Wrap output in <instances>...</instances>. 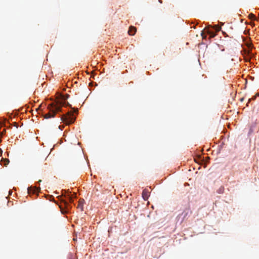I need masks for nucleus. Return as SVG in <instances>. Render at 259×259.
I'll return each mask as SVG.
<instances>
[{"label":"nucleus","mask_w":259,"mask_h":259,"mask_svg":"<svg viewBox=\"0 0 259 259\" xmlns=\"http://www.w3.org/2000/svg\"><path fill=\"white\" fill-rule=\"evenodd\" d=\"M64 103L62 101L58 100L55 102L51 103L48 106V109L49 112L44 115V117L46 119L55 117L56 114L61 111V108Z\"/></svg>","instance_id":"f257e3e1"},{"label":"nucleus","mask_w":259,"mask_h":259,"mask_svg":"<svg viewBox=\"0 0 259 259\" xmlns=\"http://www.w3.org/2000/svg\"><path fill=\"white\" fill-rule=\"evenodd\" d=\"M75 118L71 112H68V114L63 115L61 118V120L66 124L72 123L75 121Z\"/></svg>","instance_id":"f03ea898"},{"label":"nucleus","mask_w":259,"mask_h":259,"mask_svg":"<svg viewBox=\"0 0 259 259\" xmlns=\"http://www.w3.org/2000/svg\"><path fill=\"white\" fill-rule=\"evenodd\" d=\"M204 32L208 33L210 35V38L214 37L216 35V32L214 31L212 27L206 28L204 29V31L201 33V36L203 38H205L206 35L204 34Z\"/></svg>","instance_id":"7ed1b4c3"},{"label":"nucleus","mask_w":259,"mask_h":259,"mask_svg":"<svg viewBox=\"0 0 259 259\" xmlns=\"http://www.w3.org/2000/svg\"><path fill=\"white\" fill-rule=\"evenodd\" d=\"M28 193L29 194H35L37 193H38L40 190V188H36V187H29L28 188Z\"/></svg>","instance_id":"20e7f679"},{"label":"nucleus","mask_w":259,"mask_h":259,"mask_svg":"<svg viewBox=\"0 0 259 259\" xmlns=\"http://www.w3.org/2000/svg\"><path fill=\"white\" fill-rule=\"evenodd\" d=\"M149 195H150V193H149V191L147 190L144 189L143 191L142 197H143V198L145 200H147L148 199V197H149Z\"/></svg>","instance_id":"39448f33"},{"label":"nucleus","mask_w":259,"mask_h":259,"mask_svg":"<svg viewBox=\"0 0 259 259\" xmlns=\"http://www.w3.org/2000/svg\"><path fill=\"white\" fill-rule=\"evenodd\" d=\"M137 31V29L136 27L134 26H131L129 28V30L128 31V33L130 35H134Z\"/></svg>","instance_id":"423d86ee"},{"label":"nucleus","mask_w":259,"mask_h":259,"mask_svg":"<svg viewBox=\"0 0 259 259\" xmlns=\"http://www.w3.org/2000/svg\"><path fill=\"white\" fill-rule=\"evenodd\" d=\"M83 200H79L78 202V204L77 206V208L80 209L81 211H83Z\"/></svg>","instance_id":"0eeeda50"},{"label":"nucleus","mask_w":259,"mask_h":259,"mask_svg":"<svg viewBox=\"0 0 259 259\" xmlns=\"http://www.w3.org/2000/svg\"><path fill=\"white\" fill-rule=\"evenodd\" d=\"M212 28L214 29V31L216 33L221 30V27L217 25L214 26L213 27H212Z\"/></svg>","instance_id":"6e6552de"},{"label":"nucleus","mask_w":259,"mask_h":259,"mask_svg":"<svg viewBox=\"0 0 259 259\" xmlns=\"http://www.w3.org/2000/svg\"><path fill=\"white\" fill-rule=\"evenodd\" d=\"M68 96L69 95H66L65 96H61V98L63 100H66L68 98Z\"/></svg>","instance_id":"1a4fd4ad"},{"label":"nucleus","mask_w":259,"mask_h":259,"mask_svg":"<svg viewBox=\"0 0 259 259\" xmlns=\"http://www.w3.org/2000/svg\"><path fill=\"white\" fill-rule=\"evenodd\" d=\"M68 199L70 202H73V199L71 197L68 196Z\"/></svg>","instance_id":"9d476101"},{"label":"nucleus","mask_w":259,"mask_h":259,"mask_svg":"<svg viewBox=\"0 0 259 259\" xmlns=\"http://www.w3.org/2000/svg\"><path fill=\"white\" fill-rule=\"evenodd\" d=\"M5 161H6V163H5V165H6L9 162V159H5Z\"/></svg>","instance_id":"9b49d317"},{"label":"nucleus","mask_w":259,"mask_h":259,"mask_svg":"<svg viewBox=\"0 0 259 259\" xmlns=\"http://www.w3.org/2000/svg\"><path fill=\"white\" fill-rule=\"evenodd\" d=\"M63 202H64V203L65 205V206H66V207H68V203H67V202H66L65 201H64V200H63Z\"/></svg>","instance_id":"f8f14e48"},{"label":"nucleus","mask_w":259,"mask_h":259,"mask_svg":"<svg viewBox=\"0 0 259 259\" xmlns=\"http://www.w3.org/2000/svg\"><path fill=\"white\" fill-rule=\"evenodd\" d=\"M249 15H250V18H252V17L255 18V16L252 14H251Z\"/></svg>","instance_id":"ddd939ff"},{"label":"nucleus","mask_w":259,"mask_h":259,"mask_svg":"<svg viewBox=\"0 0 259 259\" xmlns=\"http://www.w3.org/2000/svg\"><path fill=\"white\" fill-rule=\"evenodd\" d=\"M158 2L161 4L162 3V1L161 0H158Z\"/></svg>","instance_id":"4468645a"},{"label":"nucleus","mask_w":259,"mask_h":259,"mask_svg":"<svg viewBox=\"0 0 259 259\" xmlns=\"http://www.w3.org/2000/svg\"><path fill=\"white\" fill-rule=\"evenodd\" d=\"M256 96H259V94H256Z\"/></svg>","instance_id":"2eb2a0df"}]
</instances>
